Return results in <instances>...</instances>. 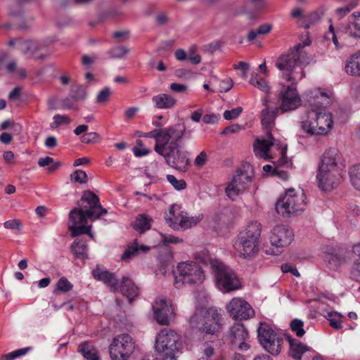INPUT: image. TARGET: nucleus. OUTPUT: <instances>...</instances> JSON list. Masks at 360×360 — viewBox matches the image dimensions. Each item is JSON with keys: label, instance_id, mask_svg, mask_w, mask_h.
Returning <instances> with one entry per match:
<instances>
[{"label": "nucleus", "instance_id": "cd10ccee", "mask_svg": "<svg viewBox=\"0 0 360 360\" xmlns=\"http://www.w3.org/2000/svg\"><path fill=\"white\" fill-rule=\"evenodd\" d=\"M345 32L351 37L360 39V12H354L351 15Z\"/></svg>", "mask_w": 360, "mask_h": 360}, {"label": "nucleus", "instance_id": "de8ad7c7", "mask_svg": "<svg viewBox=\"0 0 360 360\" xmlns=\"http://www.w3.org/2000/svg\"><path fill=\"white\" fill-rule=\"evenodd\" d=\"M71 122V119L66 115H56L53 117V122L51 124V128H58L61 125L68 124Z\"/></svg>", "mask_w": 360, "mask_h": 360}, {"label": "nucleus", "instance_id": "8fccbe9b", "mask_svg": "<svg viewBox=\"0 0 360 360\" xmlns=\"http://www.w3.org/2000/svg\"><path fill=\"white\" fill-rule=\"evenodd\" d=\"M304 323L302 320L295 319L292 320L290 323V328L291 330L295 333V334L298 337H302L304 333L305 330L304 329Z\"/></svg>", "mask_w": 360, "mask_h": 360}, {"label": "nucleus", "instance_id": "f257e3e1", "mask_svg": "<svg viewBox=\"0 0 360 360\" xmlns=\"http://www.w3.org/2000/svg\"><path fill=\"white\" fill-rule=\"evenodd\" d=\"M306 95L311 108L307 113V119L301 122L302 129L311 135H328L333 127V115L321 107L329 102L328 94L316 89L307 91Z\"/></svg>", "mask_w": 360, "mask_h": 360}, {"label": "nucleus", "instance_id": "774afa93", "mask_svg": "<svg viewBox=\"0 0 360 360\" xmlns=\"http://www.w3.org/2000/svg\"><path fill=\"white\" fill-rule=\"evenodd\" d=\"M219 120V116L214 114L205 115L202 117V121L205 124H215Z\"/></svg>", "mask_w": 360, "mask_h": 360}, {"label": "nucleus", "instance_id": "7c9ffc66", "mask_svg": "<svg viewBox=\"0 0 360 360\" xmlns=\"http://www.w3.org/2000/svg\"><path fill=\"white\" fill-rule=\"evenodd\" d=\"M86 210L84 208H74L69 213V219L71 224H84L87 222Z\"/></svg>", "mask_w": 360, "mask_h": 360}, {"label": "nucleus", "instance_id": "603ef678", "mask_svg": "<svg viewBox=\"0 0 360 360\" xmlns=\"http://www.w3.org/2000/svg\"><path fill=\"white\" fill-rule=\"evenodd\" d=\"M70 179L79 184H85L87 182V174L84 171L77 169L71 174Z\"/></svg>", "mask_w": 360, "mask_h": 360}, {"label": "nucleus", "instance_id": "e433bc0d", "mask_svg": "<svg viewBox=\"0 0 360 360\" xmlns=\"http://www.w3.org/2000/svg\"><path fill=\"white\" fill-rule=\"evenodd\" d=\"M325 317L329 321L330 326L335 329L342 328V315L337 311H325Z\"/></svg>", "mask_w": 360, "mask_h": 360}, {"label": "nucleus", "instance_id": "c9c22d12", "mask_svg": "<svg viewBox=\"0 0 360 360\" xmlns=\"http://www.w3.org/2000/svg\"><path fill=\"white\" fill-rule=\"evenodd\" d=\"M249 82L253 86L266 94L270 91V86L267 82L264 79L259 77L257 74H252Z\"/></svg>", "mask_w": 360, "mask_h": 360}, {"label": "nucleus", "instance_id": "5701e85b", "mask_svg": "<svg viewBox=\"0 0 360 360\" xmlns=\"http://www.w3.org/2000/svg\"><path fill=\"white\" fill-rule=\"evenodd\" d=\"M286 339L289 343V353L295 360H301L302 355L309 350V347L299 340L291 338L290 335H286Z\"/></svg>", "mask_w": 360, "mask_h": 360}, {"label": "nucleus", "instance_id": "c756f323", "mask_svg": "<svg viewBox=\"0 0 360 360\" xmlns=\"http://www.w3.org/2000/svg\"><path fill=\"white\" fill-rule=\"evenodd\" d=\"M150 250V247L139 244L137 240H135L131 245H128L122 254L121 259L122 260H127L135 256L139 252H147Z\"/></svg>", "mask_w": 360, "mask_h": 360}, {"label": "nucleus", "instance_id": "4c0bfd02", "mask_svg": "<svg viewBox=\"0 0 360 360\" xmlns=\"http://www.w3.org/2000/svg\"><path fill=\"white\" fill-rule=\"evenodd\" d=\"M325 260L330 269L338 270L342 264L344 259L340 255L333 253H328L325 256Z\"/></svg>", "mask_w": 360, "mask_h": 360}, {"label": "nucleus", "instance_id": "5fc2aeb1", "mask_svg": "<svg viewBox=\"0 0 360 360\" xmlns=\"http://www.w3.org/2000/svg\"><path fill=\"white\" fill-rule=\"evenodd\" d=\"M243 112V108L242 107H237L236 108L229 110H225L224 112V118L226 120H235L239 117V115Z\"/></svg>", "mask_w": 360, "mask_h": 360}, {"label": "nucleus", "instance_id": "393cba45", "mask_svg": "<svg viewBox=\"0 0 360 360\" xmlns=\"http://www.w3.org/2000/svg\"><path fill=\"white\" fill-rule=\"evenodd\" d=\"M152 102L158 109H171L176 105L177 100L168 94H160L152 97Z\"/></svg>", "mask_w": 360, "mask_h": 360}, {"label": "nucleus", "instance_id": "ddd939ff", "mask_svg": "<svg viewBox=\"0 0 360 360\" xmlns=\"http://www.w3.org/2000/svg\"><path fill=\"white\" fill-rule=\"evenodd\" d=\"M257 337L262 347L273 355L281 352L283 338L268 323L260 322L257 328Z\"/></svg>", "mask_w": 360, "mask_h": 360}, {"label": "nucleus", "instance_id": "f8f14e48", "mask_svg": "<svg viewBox=\"0 0 360 360\" xmlns=\"http://www.w3.org/2000/svg\"><path fill=\"white\" fill-rule=\"evenodd\" d=\"M181 346V337L171 329L164 328L156 336L155 350L160 358L175 357Z\"/></svg>", "mask_w": 360, "mask_h": 360}, {"label": "nucleus", "instance_id": "79ce46f5", "mask_svg": "<svg viewBox=\"0 0 360 360\" xmlns=\"http://www.w3.org/2000/svg\"><path fill=\"white\" fill-rule=\"evenodd\" d=\"M349 178L352 186L356 189H360V164L350 168Z\"/></svg>", "mask_w": 360, "mask_h": 360}, {"label": "nucleus", "instance_id": "7ed1b4c3", "mask_svg": "<svg viewBox=\"0 0 360 360\" xmlns=\"http://www.w3.org/2000/svg\"><path fill=\"white\" fill-rule=\"evenodd\" d=\"M340 155L337 148L326 150L321 158L316 176L319 186L327 191L337 187L341 182V167L338 165Z\"/></svg>", "mask_w": 360, "mask_h": 360}, {"label": "nucleus", "instance_id": "0e129e2a", "mask_svg": "<svg viewBox=\"0 0 360 360\" xmlns=\"http://www.w3.org/2000/svg\"><path fill=\"white\" fill-rule=\"evenodd\" d=\"M234 68L240 70L242 71V77L245 78L248 75L250 66L247 63L240 61L238 63V65H235Z\"/></svg>", "mask_w": 360, "mask_h": 360}, {"label": "nucleus", "instance_id": "9d476101", "mask_svg": "<svg viewBox=\"0 0 360 360\" xmlns=\"http://www.w3.org/2000/svg\"><path fill=\"white\" fill-rule=\"evenodd\" d=\"M181 139L171 140L162 154L159 155L165 158L167 164L171 167L180 172H186L191 166V160L188 152L180 148Z\"/></svg>", "mask_w": 360, "mask_h": 360}, {"label": "nucleus", "instance_id": "9b49d317", "mask_svg": "<svg viewBox=\"0 0 360 360\" xmlns=\"http://www.w3.org/2000/svg\"><path fill=\"white\" fill-rule=\"evenodd\" d=\"M186 134V127L184 124H177L164 129H155L145 133L143 137L151 138L155 140L154 147L158 154H162L163 150L171 140H177L183 138Z\"/></svg>", "mask_w": 360, "mask_h": 360}, {"label": "nucleus", "instance_id": "6e6552de", "mask_svg": "<svg viewBox=\"0 0 360 360\" xmlns=\"http://www.w3.org/2000/svg\"><path fill=\"white\" fill-rule=\"evenodd\" d=\"M193 328L203 334L216 335L220 330V315L217 309L199 310L190 319Z\"/></svg>", "mask_w": 360, "mask_h": 360}, {"label": "nucleus", "instance_id": "20e7f679", "mask_svg": "<svg viewBox=\"0 0 360 360\" xmlns=\"http://www.w3.org/2000/svg\"><path fill=\"white\" fill-rule=\"evenodd\" d=\"M262 226L257 221L248 224L236 237L233 248L240 258L249 259L259 252Z\"/></svg>", "mask_w": 360, "mask_h": 360}, {"label": "nucleus", "instance_id": "ea45409f", "mask_svg": "<svg viewBox=\"0 0 360 360\" xmlns=\"http://www.w3.org/2000/svg\"><path fill=\"white\" fill-rule=\"evenodd\" d=\"M329 22H330V25L328 27V31L325 34L324 39L326 41H332L335 46V49L336 50H340L343 48V45L341 44L340 43H339V41L338 40V37L335 34L333 25L330 19L329 20Z\"/></svg>", "mask_w": 360, "mask_h": 360}, {"label": "nucleus", "instance_id": "6ab92c4d", "mask_svg": "<svg viewBox=\"0 0 360 360\" xmlns=\"http://www.w3.org/2000/svg\"><path fill=\"white\" fill-rule=\"evenodd\" d=\"M153 309L154 317L159 324H169L174 314L170 300L162 297L158 298L153 305Z\"/></svg>", "mask_w": 360, "mask_h": 360}, {"label": "nucleus", "instance_id": "f3484780", "mask_svg": "<svg viewBox=\"0 0 360 360\" xmlns=\"http://www.w3.org/2000/svg\"><path fill=\"white\" fill-rule=\"evenodd\" d=\"M229 315L236 320H246L255 315L251 305L244 299L233 297L226 306Z\"/></svg>", "mask_w": 360, "mask_h": 360}, {"label": "nucleus", "instance_id": "58836bf2", "mask_svg": "<svg viewBox=\"0 0 360 360\" xmlns=\"http://www.w3.org/2000/svg\"><path fill=\"white\" fill-rule=\"evenodd\" d=\"M68 228L71 231L72 237H76L82 234H88L90 237L94 238L93 234L91 233V226L70 224Z\"/></svg>", "mask_w": 360, "mask_h": 360}, {"label": "nucleus", "instance_id": "f03ea898", "mask_svg": "<svg viewBox=\"0 0 360 360\" xmlns=\"http://www.w3.org/2000/svg\"><path fill=\"white\" fill-rule=\"evenodd\" d=\"M309 43L298 44L283 53L276 60L275 66L281 73L282 78L292 84L305 77L304 68L309 64V56L304 46Z\"/></svg>", "mask_w": 360, "mask_h": 360}, {"label": "nucleus", "instance_id": "bb28decb", "mask_svg": "<svg viewBox=\"0 0 360 360\" xmlns=\"http://www.w3.org/2000/svg\"><path fill=\"white\" fill-rule=\"evenodd\" d=\"M120 291L131 302L139 295V288L128 277H123L120 285Z\"/></svg>", "mask_w": 360, "mask_h": 360}, {"label": "nucleus", "instance_id": "2eb2a0df", "mask_svg": "<svg viewBox=\"0 0 360 360\" xmlns=\"http://www.w3.org/2000/svg\"><path fill=\"white\" fill-rule=\"evenodd\" d=\"M135 349L132 338L127 333L115 336L109 346L111 360H129Z\"/></svg>", "mask_w": 360, "mask_h": 360}, {"label": "nucleus", "instance_id": "3c124183", "mask_svg": "<svg viewBox=\"0 0 360 360\" xmlns=\"http://www.w3.org/2000/svg\"><path fill=\"white\" fill-rule=\"evenodd\" d=\"M112 92L110 90V88L108 86H105L103 89H102L101 91L98 92L96 101L98 103H106Z\"/></svg>", "mask_w": 360, "mask_h": 360}, {"label": "nucleus", "instance_id": "dca6fc26", "mask_svg": "<svg viewBox=\"0 0 360 360\" xmlns=\"http://www.w3.org/2000/svg\"><path fill=\"white\" fill-rule=\"evenodd\" d=\"M253 176L252 169L250 171L238 169L225 188L226 196L232 200H236L240 194L249 188Z\"/></svg>", "mask_w": 360, "mask_h": 360}, {"label": "nucleus", "instance_id": "37998d69", "mask_svg": "<svg viewBox=\"0 0 360 360\" xmlns=\"http://www.w3.org/2000/svg\"><path fill=\"white\" fill-rule=\"evenodd\" d=\"M129 53V49L123 46L113 47L108 51L111 58L121 59Z\"/></svg>", "mask_w": 360, "mask_h": 360}, {"label": "nucleus", "instance_id": "e2e57ef3", "mask_svg": "<svg viewBox=\"0 0 360 360\" xmlns=\"http://www.w3.org/2000/svg\"><path fill=\"white\" fill-rule=\"evenodd\" d=\"M4 226L7 229L19 230L21 228V222L18 219H11L4 222Z\"/></svg>", "mask_w": 360, "mask_h": 360}, {"label": "nucleus", "instance_id": "bf43d9fd", "mask_svg": "<svg viewBox=\"0 0 360 360\" xmlns=\"http://www.w3.org/2000/svg\"><path fill=\"white\" fill-rule=\"evenodd\" d=\"M188 60L194 65H198L201 62V57L199 54L196 53L195 47H191L189 49Z\"/></svg>", "mask_w": 360, "mask_h": 360}, {"label": "nucleus", "instance_id": "b1692460", "mask_svg": "<svg viewBox=\"0 0 360 360\" xmlns=\"http://www.w3.org/2000/svg\"><path fill=\"white\" fill-rule=\"evenodd\" d=\"M281 153L282 156L279 158L277 162L274 163L273 174L285 180L288 179V172L282 168H290L292 163V161L285 156V149H282Z\"/></svg>", "mask_w": 360, "mask_h": 360}, {"label": "nucleus", "instance_id": "338daca9", "mask_svg": "<svg viewBox=\"0 0 360 360\" xmlns=\"http://www.w3.org/2000/svg\"><path fill=\"white\" fill-rule=\"evenodd\" d=\"M359 261L355 262L352 267L351 274L354 278L360 280V258Z\"/></svg>", "mask_w": 360, "mask_h": 360}, {"label": "nucleus", "instance_id": "052dcab7", "mask_svg": "<svg viewBox=\"0 0 360 360\" xmlns=\"http://www.w3.org/2000/svg\"><path fill=\"white\" fill-rule=\"evenodd\" d=\"M207 161V153L202 150L200 153L199 155H198L195 160H194V164L195 166L198 167H202Z\"/></svg>", "mask_w": 360, "mask_h": 360}, {"label": "nucleus", "instance_id": "1a4fd4ad", "mask_svg": "<svg viewBox=\"0 0 360 360\" xmlns=\"http://www.w3.org/2000/svg\"><path fill=\"white\" fill-rule=\"evenodd\" d=\"M306 199V195L302 191L290 188L276 202L275 208L278 214L290 217L305 210Z\"/></svg>", "mask_w": 360, "mask_h": 360}, {"label": "nucleus", "instance_id": "473e14b6", "mask_svg": "<svg viewBox=\"0 0 360 360\" xmlns=\"http://www.w3.org/2000/svg\"><path fill=\"white\" fill-rule=\"evenodd\" d=\"M152 218L143 214H139L133 223V227L139 233H143L151 228Z\"/></svg>", "mask_w": 360, "mask_h": 360}, {"label": "nucleus", "instance_id": "c85d7f7f", "mask_svg": "<svg viewBox=\"0 0 360 360\" xmlns=\"http://www.w3.org/2000/svg\"><path fill=\"white\" fill-rule=\"evenodd\" d=\"M345 71L351 75H360V51L349 58L345 64Z\"/></svg>", "mask_w": 360, "mask_h": 360}, {"label": "nucleus", "instance_id": "69168bd1", "mask_svg": "<svg viewBox=\"0 0 360 360\" xmlns=\"http://www.w3.org/2000/svg\"><path fill=\"white\" fill-rule=\"evenodd\" d=\"M214 350L215 348L214 346L207 342L204 344L203 354L207 359H210L214 355Z\"/></svg>", "mask_w": 360, "mask_h": 360}, {"label": "nucleus", "instance_id": "09e8293b", "mask_svg": "<svg viewBox=\"0 0 360 360\" xmlns=\"http://www.w3.org/2000/svg\"><path fill=\"white\" fill-rule=\"evenodd\" d=\"M73 288V285L65 277L60 278L57 283L56 288L54 291L55 293L58 292H68L72 290Z\"/></svg>", "mask_w": 360, "mask_h": 360}, {"label": "nucleus", "instance_id": "4be33fe9", "mask_svg": "<svg viewBox=\"0 0 360 360\" xmlns=\"http://www.w3.org/2000/svg\"><path fill=\"white\" fill-rule=\"evenodd\" d=\"M94 278L98 281L103 282L112 290L118 289V281L114 274L110 272L106 269L97 266L93 271Z\"/></svg>", "mask_w": 360, "mask_h": 360}, {"label": "nucleus", "instance_id": "39448f33", "mask_svg": "<svg viewBox=\"0 0 360 360\" xmlns=\"http://www.w3.org/2000/svg\"><path fill=\"white\" fill-rule=\"evenodd\" d=\"M174 285L177 289L185 286L195 287L201 285L205 280V274L200 264L193 261L178 263L174 271Z\"/></svg>", "mask_w": 360, "mask_h": 360}, {"label": "nucleus", "instance_id": "4468645a", "mask_svg": "<svg viewBox=\"0 0 360 360\" xmlns=\"http://www.w3.org/2000/svg\"><path fill=\"white\" fill-rule=\"evenodd\" d=\"M270 243L272 248H266L265 252L276 255L282 252V248L289 245L294 240L293 231L285 225L275 226L270 235Z\"/></svg>", "mask_w": 360, "mask_h": 360}, {"label": "nucleus", "instance_id": "680f3d73", "mask_svg": "<svg viewBox=\"0 0 360 360\" xmlns=\"http://www.w3.org/2000/svg\"><path fill=\"white\" fill-rule=\"evenodd\" d=\"M233 87V81L230 78L221 81L219 91L220 92H227Z\"/></svg>", "mask_w": 360, "mask_h": 360}, {"label": "nucleus", "instance_id": "72a5a7b5", "mask_svg": "<svg viewBox=\"0 0 360 360\" xmlns=\"http://www.w3.org/2000/svg\"><path fill=\"white\" fill-rule=\"evenodd\" d=\"M231 334L234 342L246 340L248 338V333L242 323L234 324L231 327Z\"/></svg>", "mask_w": 360, "mask_h": 360}, {"label": "nucleus", "instance_id": "423d86ee", "mask_svg": "<svg viewBox=\"0 0 360 360\" xmlns=\"http://www.w3.org/2000/svg\"><path fill=\"white\" fill-rule=\"evenodd\" d=\"M164 219L172 230L184 231L195 226L202 219V215L191 216L181 205L172 204L165 212Z\"/></svg>", "mask_w": 360, "mask_h": 360}, {"label": "nucleus", "instance_id": "a878e982", "mask_svg": "<svg viewBox=\"0 0 360 360\" xmlns=\"http://www.w3.org/2000/svg\"><path fill=\"white\" fill-rule=\"evenodd\" d=\"M279 108L271 109L266 107L262 112V125L266 135H270L274 127V120Z\"/></svg>", "mask_w": 360, "mask_h": 360}, {"label": "nucleus", "instance_id": "412c9836", "mask_svg": "<svg viewBox=\"0 0 360 360\" xmlns=\"http://www.w3.org/2000/svg\"><path fill=\"white\" fill-rule=\"evenodd\" d=\"M275 144V139L271 134L266 135V139L263 137L257 138L253 144L254 153L255 155L261 159L268 160L274 158V154L271 149Z\"/></svg>", "mask_w": 360, "mask_h": 360}, {"label": "nucleus", "instance_id": "f704fd0d", "mask_svg": "<svg viewBox=\"0 0 360 360\" xmlns=\"http://www.w3.org/2000/svg\"><path fill=\"white\" fill-rule=\"evenodd\" d=\"M72 252L79 258L86 259L87 255V243L84 240L74 241L71 245Z\"/></svg>", "mask_w": 360, "mask_h": 360}, {"label": "nucleus", "instance_id": "6e6d98bb", "mask_svg": "<svg viewBox=\"0 0 360 360\" xmlns=\"http://www.w3.org/2000/svg\"><path fill=\"white\" fill-rule=\"evenodd\" d=\"M80 139L84 143H95L99 141L100 136L96 132H90L83 135Z\"/></svg>", "mask_w": 360, "mask_h": 360}, {"label": "nucleus", "instance_id": "aec40b11", "mask_svg": "<svg viewBox=\"0 0 360 360\" xmlns=\"http://www.w3.org/2000/svg\"><path fill=\"white\" fill-rule=\"evenodd\" d=\"M81 201L86 202L89 207H84L91 221H95L100 218L102 214L107 213V210L103 208L99 201L98 197L91 191H86L83 193Z\"/></svg>", "mask_w": 360, "mask_h": 360}, {"label": "nucleus", "instance_id": "a18cd8bd", "mask_svg": "<svg viewBox=\"0 0 360 360\" xmlns=\"http://www.w3.org/2000/svg\"><path fill=\"white\" fill-rule=\"evenodd\" d=\"M166 179L176 191H182L186 188V182L183 179H178L172 174H167Z\"/></svg>", "mask_w": 360, "mask_h": 360}, {"label": "nucleus", "instance_id": "c03bdc74", "mask_svg": "<svg viewBox=\"0 0 360 360\" xmlns=\"http://www.w3.org/2000/svg\"><path fill=\"white\" fill-rule=\"evenodd\" d=\"M19 49L25 54L34 53L38 49V45L32 41H24L19 44Z\"/></svg>", "mask_w": 360, "mask_h": 360}, {"label": "nucleus", "instance_id": "864d4df0", "mask_svg": "<svg viewBox=\"0 0 360 360\" xmlns=\"http://www.w3.org/2000/svg\"><path fill=\"white\" fill-rule=\"evenodd\" d=\"M162 243L164 245L168 244H179L184 242V240L178 236L174 235H167L160 233Z\"/></svg>", "mask_w": 360, "mask_h": 360}, {"label": "nucleus", "instance_id": "13d9d810", "mask_svg": "<svg viewBox=\"0 0 360 360\" xmlns=\"http://www.w3.org/2000/svg\"><path fill=\"white\" fill-rule=\"evenodd\" d=\"M169 89L174 93H187L188 87L186 84L174 82L169 84Z\"/></svg>", "mask_w": 360, "mask_h": 360}, {"label": "nucleus", "instance_id": "0eeeda50", "mask_svg": "<svg viewBox=\"0 0 360 360\" xmlns=\"http://www.w3.org/2000/svg\"><path fill=\"white\" fill-rule=\"evenodd\" d=\"M210 266L215 276L217 288L224 293L241 288V282L236 273L229 266L217 259H211Z\"/></svg>", "mask_w": 360, "mask_h": 360}, {"label": "nucleus", "instance_id": "49530a36", "mask_svg": "<svg viewBox=\"0 0 360 360\" xmlns=\"http://www.w3.org/2000/svg\"><path fill=\"white\" fill-rule=\"evenodd\" d=\"M136 146L133 148V153L136 157H143L148 155L151 150L150 149L146 148L141 140H136Z\"/></svg>", "mask_w": 360, "mask_h": 360}, {"label": "nucleus", "instance_id": "4d7b16f0", "mask_svg": "<svg viewBox=\"0 0 360 360\" xmlns=\"http://www.w3.org/2000/svg\"><path fill=\"white\" fill-rule=\"evenodd\" d=\"M31 349V347H25L19 349L14 350L11 352L8 353L6 355V360H14L16 358H18L21 356H23L27 354V352Z\"/></svg>", "mask_w": 360, "mask_h": 360}, {"label": "nucleus", "instance_id": "a211bd4d", "mask_svg": "<svg viewBox=\"0 0 360 360\" xmlns=\"http://www.w3.org/2000/svg\"><path fill=\"white\" fill-rule=\"evenodd\" d=\"M284 88L280 94L281 105L278 108L283 112L297 109L302 105V99L296 88L297 83Z\"/></svg>", "mask_w": 360, "mask_h": 360}, {"label": "nucleus", "instance_id": "a19ab883", "mask_svg": "<svg viewBox=\"0 0 360 360\" xmlns=\"http://www.w3.org/2000/svg\"><path fill=\"white\" fill-rule=\"evenodd\" d=\"M38 165L41 167L48 166L47 170L52 172L58 169L61 164L60 162H54L53 158L46 156L39 158Z\"/></svg>", "mask_w": 360, "mask_h": 360}, {"label": "nucleus", "instance_id": "2f4dec72", "mask_svg": "<svg viewBox=\"0 0 360 360\" xmlns=\"http://www.w3.org/2000/svg\"><path fill=\"white\" fill-rule=\"evenodd\" d=\"M78 352H80L86 360H101L97 349L89 343H82L79 346Z\"/></svg>", "mask_w": 360, "mask_h": 360}]
</instances>
